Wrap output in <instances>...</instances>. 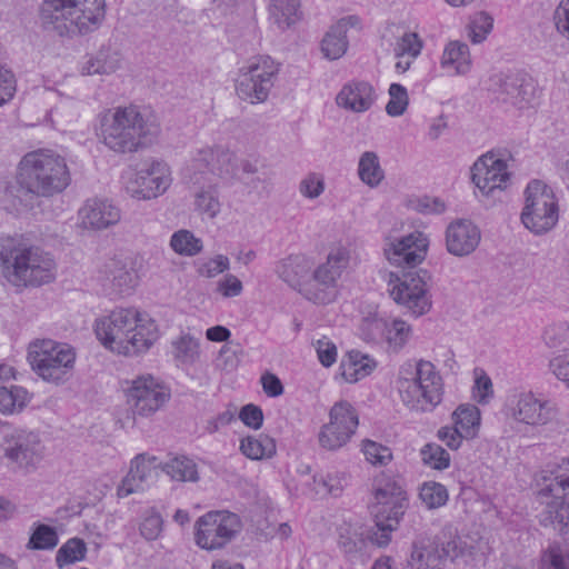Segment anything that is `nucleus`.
<instances>
[{"mask_svg": "<svg viewBox=\"0 0 569 569\" xmlns=\"http://www.w3.org/2000/svg\"><path fill=\"white\" fill-rule=\"evenodd\" d=\"M94 331L101 343L127 357L146 352L159 338L154 320L133 308H119L96 321Z\"/></svg>", "mask_w": 569, "mask_h": 569, "instance_id": "f257e3e1", "label": "nucleus"}, {"mask_svg": "<svg viewBox=\"0 0 569 569\" xmlns=\"http://www.w3.org/2000/svg\"><path fill=\"white\" fill-rule=\"evenodd\" d=\"M99 137L111 151L133 153L150 146L160 133L156 119L138 107H117L99 116Z\"/></svg>", "mask_w": 569, "mask_h": 569, "instance_id": "f03ea898", "label": "nucleus"}, {"mask_svg": "<svg viewBox=\"0 0 569 569\" xmlns=\"http://www.w3.org/2000/svg\"><path fill=\"white\" fill-rule=\"evenodd\" d=\"M17 182L26 193L49 198L61 193L71 176L64 157L51 149H38L22 157Z\"/></svg>", "mask_w": 569, "mask_h": 569, "instance_id": "7ed1b4c3", "label": "nucleus"}, {"mask_svg": "<svg viewBox=\"0 0 569 569\" xmlns=\"http://www.w3.org/2000/svg\"><path fill=\"white\" fill-rule=\"evenodd\" d=\"M104 0H43L40 18L47 30L59 36L88 33L104 18Z\"/></svg>", "mask_w": 569, "mask_h": 569, "instance_id": "20e7f679", "label": "nucleus"}, {"mask_svg": "<svg viewBox=\"0 0 569 569\" xmlns=\"http://www.w3.org/2000/svg\"><path fill=\"white\" fill-rule=\"evenodd\" d=\"M371 493L376 531L370 536L378 547H386L393 531L409 507V497L403 480L385 472L373 478Z\"/></svg>", "mask_w": 569, "mask_h": 569, "instance_id": "39448f33", "label": "nucleus"}, {"mask_svg": "<svg viewBox=\"0 0 569 569\" xmlns=\"http://www.w3.org/2000/svg\"><path fill=\"white\" fill-rule=\"evenodd\" d=\"M397 383L402 402L412 410L431 411L442 400V378L428 360H406L399 368Z\"/></svg>", "mask_w": 569, "mask_h": 569, "instance_id": "423d86ee", "label": "nucleus"}, {"mask_svg": "<svg viewBox=\"0 0 569 569\" xmlns=\"http://www.w3.org/2000/svg\"><path fill=\"white\" fill-rule=\"evenodd\" d=\"M0 259L3 267L11 270L17 284L38 287L51 282L56 277L53 258L36 246H3Z\"/></svg>", "mask_w": 569, "mask_h": 569, "instance_id": "0eeeda50", "label": "nucleus"}, {"mask_svg": "<svg viewBox=\"0 0 569 569\" xmlns=\"http://www.w3.org/2000/svg\"><path fill=\"white\" fill-rule=\"evenodd\" d=\"M27 359L40 378L47 382L60 385L72 375L76 352L67 343L42 339L29 345Z\"/></svg>", "mask_w": 569, "mask_h": 569, "instance_id": "6e6552de", "label": "nucleus"}, {"mask_svg": "<svg viewBox=\"0 0 569 569\" xmlns=\"http://www.w3.org/2000/svg\"><path fill=\"white\" fill-rule=\"evenodd\" d=\"M520 219L533 234L552 230L559 221V203L551 187L541 180H532L525 190V206Z\"/></svg>", "mask_w": 569, "mask_h": 569, "instance_id": "1a4fd4ad", "label": "nucleus"}, {"mask_svg": "<svg viewBox=\"0 0 569 569\" xmlns=\"http://www.w3.org/2000/svg\"><path fill=\"white\" fill-rule=\"evenodd\" d=\"M350 263V250L343 246L330 249L327 259L312 272V278L301 288V295L318 305H328L337 297L338 280Z\"/></svg>", "mask_w": 569, "mask_h": 569, "instance_id": "9d476101", "label": "nucleus"}, {"mask_svg": "<svg viewBox=\"0 0 569 569\" xmlns=\"http://www.w3.org/2000/svg\"><path fill=\"white\" fill-rule=\"evenodd\" d=\"M280 64L269 56L252 58L239 70L236 82L237 96L251 104L264 102L274 84Z\"/></svg>", "mask_w": 569, "mask_h": 569, "instance_id": "9b49d317", "label": "nucleus"}, {"mask_svg": "<svg viewBox=\"0 0 569 569\" xmlns=\"http://www.w3.org/2000/svg\"><path fill=\"white\" fill-rule=\"evenodd\" d=\"M238 169L236 156L223 148L200 150L191 164L186 168V177L194 186L213 183V177L232 178Z\"/></svg>", "mask_w": 569, "mask_h": 569, "instance_id": "f8f14e48", "label": "nucleus"}, {"mask_svg": "<svg viewBox=\"0 0 569 569\" xmlns=\"http://www.w3.org/2000/svg\"><path fill=\"white\" fill-rule=\"evenodd\" d=\"M239 517L229 511H209L196 522V542L206 550L223 548L239 532Z\"/></svg>", "mask_w": 569, "mask_h": 569, "instance_id": "ddd939ff", "label": "nucleus"}, {"mask_svg": "<svg viewBox=\"0 0 569 569\" xmlns=\"http://www.w3.org/2000/svg\"><path fill=\"white\" fill-rule=\"evenodd\" d=\"M358 426L356 409L346 400L336 402L329 411V422L319 431L320 447L329 451L341 449L351 440Z\"/></svg>", "mask_w": 569, "mask_h": 569, "instance_id": "4468645a", "label": "nucleus"}, {"mask_svg": "<svg viewBox=\"0 0 569 569\" xmlns=\"http://www.w3.org/2000/svg\"><path fill=\"white\" fill-rule=\"evenodd\" d=\"M490 81L498 97L518 109L532 108L538 101V84L523 71L500 72L491 77Z\"/></svg>", "mask_w": 569, "mask_h": 569, "instance_id": "2eb2a0df", "label": "nucleus"}, {"mask_svg": "<svg viewBox=\"0 0 569 569\" xmlns=\"http://www.w3.org/2000/svg\"><path fill=\"white\" fill-rule=\"evenodd\" d=\"M127 403L134 416L149 417L170 399L169 390L150 375L140 376L126 389Z\"/></svg>", "mask_w": 569, "mask_h": 569, "instance_id": "dca6fc26", "label": "nucleus"}, {"mask_svg": "<svg viewBox=\"0 0 569 569\" xmlns=\"http://www.w3.org/2000/svg\"><path fill=\"white\" fill-rule=\"evenodd\" d=\"M430 280V273L423 269L405 272L390 295L397 303L408 308L415 316H422L431 308L428 286Z\"/></svg>", "mask_w": 569, "mask_h": 569, "instance_id": "f3484780", "label": "nucleus"}, {"mask_svg": "<svg viewBox=\"0 0 569 569\" xmlns=\"http://www.w3.org/2000/svg\"><path fill=\"white\" fill-rule=\"evenodd\" d=\"M459 553V540L456 538L445 541L438 537L428 543L416 541L403 569H445L447 560H453Z\"/></svg>", "mask_w": 569, "mask_h": 569, "instance_id": "a211bd4d", "label": "nucleus"}, {"mask_svg": "<svg viewBox=\"0 0 569 569\" xmlns=\"http://www.w3.org/2000/svg\"><path fill=\"white\" fill-rule=\"evenodd\" d=\"M509 410L516 421L533 427L549 423L557 415L551 401L539 398L531 391L513 395L509 399Z\"/></svg>", "mask_w": 569, "mask_h": 569, "instance_id": "6ab92c4d", "label": "nucleus"}, {"mask_svg": "<svg viewBox=\"0 0 569 569\" xmlns=\"http://www.w3.org/2000/svg\"><path fill=\"white\" fill-rule=\"evenodd\" d=\"M471 178L483 196H493L495 191L506 189L510 181L506 161L493 153H487L473 163Z\"/></svg>", "mask_w": 569, "mask_h": 569, "instance_id": "aec40b11", "label": "nucleus"}, {"mask_svg": "<svg viewBox=\"0 0 569 569\" xmlns=\"http://www.w3.org/2000/svg\"><path fill=\"white\" fill-rule=\"evenodd\" d=\"M427 249V237L416 231L389 242L385 247V254L392 264L412 269L425 260Z\"/></svg>", "mask_w": 569, "mask_h": 569, "instance_id": "412c9836", "label": "nucleus"}, {"mask_svg": "<svg viewBox=\"0 0 569 569\" xmlns=\"http://www.w3.org/2000/svg\"><path fill=\"white\" fill-rule=\"evenodd\" d=\"M134 183L137 188L132 190V197L143 200L157 198L171 184L170 168L164 161L152 160L137 172Z\"/></svg>", "mask_w": 569, "mask_h": 569, "instance_id": "4be33fe9", "label": "nucleus"}, {"mask_svg": "<svg viewBox=\"0 0 569 569\" xmlns=\"http://www.w3.org/2000/svg\"><path fill=\"white\" fill-rule=\"evenodd\" d=\"M6 457L20 468L34 466L41 459L42 447L38 433L14 430L4 443Z\"/></svg>", "mask_w": 569, "mask_h": 569, "instance_id": "5701e85b", "label": "nucleus"}, {"mask_svg": "<svg viewBox=\"0 0 569 569\" xmlns=\"http://www.w3.org/2000/svg\"><path fill=\"white\" fill-rule=\"evenodd\" d=\"M81 224L86 229L103 230L121 220V210L108 199H88L79 210Z\"/></svg>", "mask_w": 569, "mask_h": 569, "instance_id": "b1692460", "label": "nucleus"}, {"mask_svg": "<svg viewBox=\"0 0 569 569\" xmlns=\"http://www.w3.org/2000/svg\"><path fill=\"white\" fill-rule=\"evenodd\" d=\"M480 239L479 228L466 219L451 222L446 230V248L456 257H466L472 253Z\"/></svg>", "mask_w": 569, "mask_h": 569, "instance_id": "393cba45", "label": "nucleus"}, {"mask_svg": "<svg viewBox=\"0 0 569 569\" xmlns=\"http://www.w3.org/2000/svg\"><path fill=\"white\" fill-rule=\"evenodd\" d=\"M153 461L154 458L147 460L142 455L137 456L131 462L128 475L118 488V496L123 498L149 488L157 476Z\"/></svg>", "mask_w": 569, "mask_h": 569, "instance_id": "a878e982", "label": "nucleus"}, {"mask_svg": "<svg viewBox=\"0 0 569 569\" xmlns=\"http://www.w3.org/2000/svg\"><path fill=\"white\" fill-rule=\"evenodd\" d=\"M376 100L373 87L366 81H352L342 87L336 101L352 112H365L371 108Z\"/></svg>", "mask_w": 569, "mask_h": 569, "instance_id": "bb28decb", "label": "nucleus"}, {"mask_svg": "<svg viewBox=\"0 0 569 569\" xmlns=\"http://www.w3.org/2000/svg\"><path fill=\"white\" fill-rule=\"evenodd\" d=\"M539 487L538 497L545 505L543 510L539 513L540 523L543 527H553L562 531L569 518V505L559 497L561 492H543V481L539 483Z\"/></svg>", "mask_w": 569, "mask_h": 569, "instance_id": "cd10ccee", "label": "nucleus"}, {"mask_svg": "<svg viewBox=\"0 0 569 569\" xmlns=\"http://www.w3.org/2000/svg\"><path fill=\"white\" fill-rule=\"evenodd\" d=\"M358 23V17L348 16L333 24L321 41L323 56L330 60L341 58L348 49L347 31L350 27H356Z\"/></svg>", "mask_w": 569, "mask_h": 569, "instance_id": "c85d7f7f", "label": "nucleus"}, {"mask_svg": "<svg viewBox=\"0 0 569 569\" xmlns=\"http://www.w3.org/2000/svg\"><path fill=\"white\" fill-rule=\"evenodd\" d=\"M311 267L312 263L306 256L291 254L277 263L276 273L281 280L298 289L301 293V288L309 281L306 279L311 271Z\"/></svg>", "mask_w": 569, "mask_h": 569, "instance_id": "c756f323", "label": "nucleus"}, {"mask_svg": "<svg viewBox=\"0 0 569 569\" xmlns=\"http://www.w3.org/2000/svg\"><path fill=\"white\" fill-rule=\"evenodd\" d=\"M376 366L377 362L368 355L351 350L341 360L339 370L345 381L355 383L369 376Z\"/></svg>", "mask_w": 569, "mask_h": 569, "instance_id": "7c9ffc66", "label": "nucleus"}, {"mask_svg": "<svg viewBox=\"0 0 569 569\" xmlns=\"http://www.w3.org/2000/svg\"><path fill=\"white\" fill-rule=\"evenodd\" d=\"M104 278L117 293H127L137 283V273L119 259H110L102 270Z\"/></svg>", "mask_w": 569, "mask_h": 569, "instance_id": "2f4dec72", "label": "nucleus"}, {"mask_svg": "<svg viewBox=\"0 0 569 569\" xmlns=\"http://www.w3.org/2000/svg\"><path fill=\"white\" fill-rule=\"evenodd\" d=\"M121 57L116 50L101 48L82 64L81 73L86 76L110 74L120 68Z\"/></svg>", "mask_w": 569, "mask_h": 569, "instance_id": "473e14b6", "label": "nucleus"}, {"mask_svg": "<svg viewBox=\"0 0 569 569\" xmlns=\"http://www.w3.org/2000/svg\"><path fill=\"white\" fill-rule=\"evenodd\" d=\"M375 531L376 529H372L367 537H363V533L358 532L357 530H351L349 528L343 529L339 535V548L349 559H359L367 553V549L370 545L378 546L370 538Z\"/></svg>", "mask_w": 569, "mask_h": 569, "instance_id": "72a5a7b5", "label": "nucleus"}, {"mask_svg": "<svg viewBox=\"0 0 569 569\" xmlns=\"http://www.w3.org/2000/svg\"><path fill=\"white\" fill-rule=\"evenodd\" d=\"M441 66L452 68L458 74L468 72L471 66L468 44L460 41H450L445 48Z\"/></svg>", "mask_w": 569, "mask_h": 569, "instance_id": "f704fd0d", "label": "nucleus"}, {"mask_svg": "<svg viewBox=\"0 0 569 569\" xmlns=\"http://www.w3.org/2000/svg\"><path fill=\"white\" fill-rule=\"evenodd\" d=\"M299 0H270V18L279 29L286 30L300 19Z\"/></svg>", "mask_w": 569, "mask_h": 569, "instance_id": "c9c22d12", "label": "nucleus"}, {"mask_svg": "<svg viewBox=\"0 0 569 569\" xmlns=\"http://www.w3.org/2000/svg\"><path fill=\"white\" fill-rule=\"evenodd\" d=\"M542 477L543 492H561L560 498L569 505V459H562Z\"/></svg>", "mask_w": 569, "mask_h": 569, "instance_id": "e433bc0d", "label": "nucleus"}, {"mask_svg": "<svg viewBox=\"0 0 569 569\" xmlns=\"http://www.w3.org/2000/svg\"><path fill=\"white\" fill-rule=\"evenodd\" d=\"M240 451L251 460L269 459L276 453V442L264 435L248 436L241 439Z\"/></svg>", "mask_w": 569, "mask_h": 569, "instance_id": "4c0bfd02", "label": "nucleus"}, {"mask_svg": "<svg viewBox=\"0 0 569 569\" xmlns=\"http://www.w3.org/2000/svg\"><path fill=\"white\" fill-rule=\"evenodd\" d=\"M456 426L466 439L476 437L480 426V411L473 405H460L452 413Z\"/></svg>", "mask_w": 569, "mask_h": 569, "instance_id": "58836bf2", "label": "nucleus"}, {"mask_svg": "<svg viewBox=\"0 0 569 569\" xmlns=\"http://www.w3.org/2000/svg\"><path fill=\"white\" fill-rule=\"evenodd\" d=\"M358 174L360 180L371 188L380 184L385 178V172L376 152L366 151L361 154L358 163Z\"/></svg>", "mask_w": 569, "mask_h": 569, "instance_id": "ea45409f", "label": "nucleus"}, {"mask_svg": "<svg viewBox=\"0 0 569 569\" xmlns=\"http://www.w3.org/2000/svg\"><path fill=\"white\" fill-rule=\"evenodd\" d=\"M162 470L176 481H197L198 470L196 462L184 456L171 458L169 461L163 463Z\"/></svg>", "mask_w": 569, "mask_h": 569, "instance_id": "a19ab883", "label": "nucleus"}, {"mask_svg": "<svg viewBox=\"0 0 569 569\" xmlns=\"http://www.w3.org/2000/svg\"><path fill=\"white\" fill-rule=\"evenodd\" d=\"M30 401L29 392L20 386L10 388L0 387V411L3 413H18Z\"/></svg>", "mask_w": 569, "mask_h": 569, "instance_id": "79ce46f5", "label": "nucleus"}, {"mask_svg": "<svg viewBox=\"0 0 569 569\" xmlns=\"http://www.w3.org/2000/svg\"><path fill=\"white\" fill-rule=\"evenodd\" d=\"M172 250L181 256L192 257L201 252L202 240L186 229L176 231L170 240Z\"/></svg>", "mask_w": 569, "mask_h": 569, "instance_id": "37998d69", "label": "nucleus"}, {"mask_svg": "<svg viewBox=\"0 0 569 569\" xmlns=\"http://www.w3.org/2000/svg\"><path fill=\"white\" fill-rule=\"evenodd\" d=\"M172 353L180 363L191 365L199 358V342L186 333L172 341Z\"/></svg>", "mask_w": 569, "mask_h": 569, "instance_id": "c03bdc74", "label": "nucleus"}, {"mask_svg": "<svg viewBox=\"0 0 569 569\" xmlns=\"http://www.w3.org/2000/svg\"><path fill=\"white\" fill-rule=\"evenodd\" d=\"M411 337V327L400 319L388 322V332L385 340L393 352H399L409 341Z\"/></svg>", "mask_w": 569, "mask_h": 569, "instance_id": "a18cd8bd", "label": "nucleus"}, {"mask_svg": "<svg viewBox=\"0 0 569 569\" xmlns=\"http://www.w3.org/2000/svg\"><path fill=\"white\" fill-rule=\"evenodd\" d=\"M421 501L428 509H437L445 506L449 499L447 488L436 481L422 483L419 491Z\"/></svg>", "mask_w": 569, "mask_h": 569, "instance_id": "49530a36", "label": "nucleus"}, {"mask_svg": "<svg viewBox=\"0 0 569 569\" xmlns=\"http://www.w3.org/2000/svg\"><path fill=\"white\" fill-rule=\"evenodd\" d=\"M87 546L82 539L71 538L63 543L57 552L56 561L58 567L80 561L84 558Z\"/></svg>", "mask_w": 569, "mask_h": 569, "instance_id": "de8ad7c7", "label": "nucleus"}, {"mask_svg": "<svg viewBox=\"0 0 569 569\" xmlns=\"http://www.w3.org/2000/svg\"><path fill=\"white\" fill-rule=\"evenodd\" d=\"M208 189H201L196 193L194 204L197 210L208 218H214L220 212V201L213 183H207Z\"/></svg>", "mask_w": 569, "mask_h": 569, "instance_id": "09e8293b", "label": "nucleus"}, {"mask_svg": "<svg viewBox=\"0 0 569 569\" xmlns=\"http://www.w3.org/2000/svg\"><path fill=\"white\" fill-rule=\"evenodd\" d=\"M420 456L426 466L432 469L443 470L450 465V455L437 443H427L420 450Z\"/></svg>", "mask_w": 569, "mask_h": 569, "instance_id": "8fccbe9b", "label": "nucleus"}, {"mask_svg": "<svg viewBox=\"0 0 569 569\" xmlns=\"http://www.w3.org/2000/svg\"><path fill=\"white\" fill-rule=\"evenodd\" d=\"M493 28V18L487 12L476 13L469 26L468 37L472 43H481Z\"/></svg>", "mask_w": 569, "mask_h": 569, "instance_id": "3c124183", "label": "nucleus"}, {"mask_svg": "<svg viewBox=\"0 0 569 569\" xmlns=\"http://www.w3.org/2000/svg\"><path fill=\"white\" fill-rule=\"evenodd\" d=\"M57 545V531L48 525L37 526L28 542L30 549L37 550L53 549Z\"/></svg>", "mask_w": 569, "mask_h": 569, "instance_id": "603ef678", "label": "nucleus"}, {"mask_svg": "<svg viewBox=\"0 0 569 569\" xmlns=\"http://www.w3.org/2000/svg\"><path fill=\"white\" fill-rule=\"evenodd\" d=\"M360 331L363 340L375 343L382 342L388 332V321L378 317L366 318L362 320Z\"/></svg>", "mask_w": 569, "mask_h": 569, "instance_id": "864d4df0", "label": "nucleus"}, {"mask_svg": "<svg viewBox=\"0 0 569 569\" xmlns=\"http://www.w3.org/2000/svg\"><path fill=\"white\" fill-rule=\"evenodd\" d=\"M389 96L390 100L386 106V112L391 117L402 116L409 103L407 89L400 83H391Z\"/></svg>", "mask_w": 569, "mask_h": 569, "instance_id": "5fc2aeb1", "label": "nucleus"}, {"mask_svg": "<svg viewBox=\"0 0 569 569\" xmlns=\"http://www.w3.org/2000/svg\"><path fill=\"white\" fill-rule=\"evenodd\" d=\"M362 452L368 462L375 466H386L392 459L390 448L372 440H363Z\"/></svg>", "mask_w": 569, "mask_h": 569, "instance_id": "6e6d98bb", "label": "nucleus"}, {"mask_svg": "<svg viewBox=\"0 0 569 569\" xmlns=\"http://www.w3.org/2000/svg\"><path fill=\"white\" fill-rule=\"evenodd\" d=\"M540 569H569V553L559 546H550L541 558Z\"/></svg>", "mask_w": 569, "mask_h": 569, "instance_id": "4d7b16f0", "label": "nucleus"}, {"mask_svg": "<svg viewBox=\"0 0 569 569\" xmlns=\"http://www.w3.org/2000/svg\"><path fill=\"white\" fill-rule=\"evenodd\" d=\"M162 525L161 516L153 510H149L140 523V533L147 540H156L162 531Z\"/></svg>", "mask_w": 569, "mask_h": 569, "instance_id": "13d9d810", "label": "nucleus"}, {"mask_svg": "<svg viewBox=\"0 0 569 569\" xmlns=\"http://www.w3.org/2000/svg\"><path fill=\"white\" fill-rule=\"evenodd\" d=\"M421 50V42L413 32H406L395 46V54L398 58L409 56L411 58L417 57Z\"/></svg>", "mask_w": 569, "mask_h": 569, "instance_id": "bf43d9fd", "label": "nucleus"}, {"mask_svg": "<svg viewBox=\"0 0 569 569\" xmlns=\"http://www.w3.org/2000/svg\"><path fill=\"white\" fill-rule=\"evenodd\" d=\"M300 193L309 199L318 198L325 191V179L321 174L311 172L299 184Z\"/></svg>", "mask_w": 569, "mask_h": 569, "instance_id": "052dcab7", "label": "nucleus"}, {"mask_svg": "<svg viewBox=\"0 0 569 569\" xmlns=\"http://www.w3.org/2000/svg\"><path fill=\"white\" fill-rule=\"evenodd\" d=\"M230 261L227 256L218 254L214 258L201 263L198 273L202 277L214 278L220 273L229 270Z\"/></svg>", "mask_w": 569, "mask_h": 569, "instance_id": "680f3d73", "label": "nucleus"}, {"mask_svg": "<svg viewBox=\"0 0 569 569\" xmlns=\"http://www.w3.org/2000/svg\"><path fill=\"white\" fill-rule=\"evenodd\" d=\"M313 346L316 348L318 359L323 367H331L336 362L337 347L330 339L322 337L316 340Z\"/></svg>", "mask_w": 569, "mask_h": 569, "instance_id": "e2e57ef3", "label": "nucleus"}, {"mask_svg": "<svg viewBox=\"0 0 569 569\" xmlns=\"http://www.w3.org/2000/svg\"><path fill=\"white\" fill-rule=\"evenodd\" d=\"M240 420L249 428L258 430L263 423V412L260 407L249 403L241 408Z\"/></svg>", "mask_w": 569, "mask_h": 569, "instance_id": "0e129e2a", "label": "nucleus"}, {"mask_svg": "<svg viewBox=\"0 0 569 569\" xmlns=\"http://www.w3.org/2000/svg\"><path fill=\"white\" fill-rule=\"evenodd\" d=\"M321 483L331 496L339 497L348 485V476L345 472L328 473Z\"/></svg>", "mask_w": 569, "mask_h": 569, "instance_id": "69168bd1", "label": "nucleus"}, {"mask_svg": "<svg viewBox=\"0 0 569 569\" xmlns=\"http://www.w3.org/2000/svg\"><path fill=\"white\" fill-rule=\"evenodd\" d=\"M438 438L452 450H457L466 437L456 426H443L438 430Z\"/></svg>", "mask_w": 569, "mask_h": 569, "instance_id": "338daca9", "label": "nucleus"}, {"mask_svg": "<svg viewBox=\"0 0 569 569\" xmlns=\"http://www.w3.org/2000/svg\"><path fill=\"white\" fill-rule=\"evenodd\" d=\"M553 19L558 32L569 39V0H561L555 11Z\"/></svg>", "mask_w": 569, "mask_h": 569, "instance_id": "774afa93", "label": "nucleus"}]
</instances>
